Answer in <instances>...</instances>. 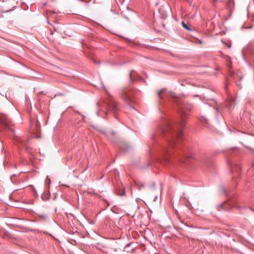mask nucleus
Returning a JSON list of instances; mask_svg holds the SVG:
<instances>
[{
	"instance_id": "obj_1",
	"label": "nucleus",
	"mask_w": 254,
	"mask_h": 254,
	"mask_svg": "<svg viewBox=\"0 0 254 254\" xmlns=\"http://www.w3.org/2000/svg\"><path fill=\"white\" fill-rule=\"evenodd\" d=\"M180 109V120L176 122L166 121L164 127L160 128L162 133L168 135V142L169 147L164 149L162 152V160L165 163L169 162V157L173 156V150L177 141L183 138V128L184 127L188 117V111L193 108V106L184 102H177Z\"/></svg>"
},
{
	"instance_id": "obj_2",
	"label": "nucleus",
	"mask_w": 254,
	"mask_h": 254,
	"mask_svg": "<svg viewBox=\"0 0 254 254\" xmlns=\"http://www.w3.org/2000/svg\"><path fill=\"white\" fill-rule=\"evenodd\" d=\"M40 128V126L38 123L34 122V123H33L31 122L29 131L31 134H33V137L36 138L39 137V136L36 135V134L38 132Z\"/></svg>"
},
{
	"instance_id": "obj_3",
	"label": "nucleus",
	"mask_w": 254,
	"mask_h": 254,
	"mask_svg": "<svg viewBox=\"0 0 254 254\" xmlns=\"http://www.w3.org/2000/svg\"><path fill=\"white\" fill-rule=\"evenodd\" d=\"M101 132L111 141H113L114 137L116 135V132L114 131L107 132L106 131L101 130Z\"/></svg>"
},
{
	"instance_id": "obj_4",
	"label": "nucleus",
	"mask_w": 254,
	"mask_h": 254,
	"mask_svg": "<svg viewBox=\"0 0 254 254\" xmlns=\"http://www.w3.org/2000/svg\"><path fill=\"white\" fill-rule=\"evenodd\" d=\"M138 78L137 75L135 71L131 70L129 73V83H133V82L137 80Z\"/></svg>"
},
{
	"instance_id": "obj_5",
	"label": "nucleus",
	"mask_w": 254,
	"mask_h": 254,
	"mask_svg": "<svg viewBox=\"0 0 254 254\" xmlns=\"http://www.w3.org/2000/svg\"><path fill=\"white\" fill-rule=\"evenodd\" d=\"M8 118L6 115L0 114V122L3 124H6L7 122Z\"/></svg>"
},
{
	"instance_id": "obj_6",
	"label": "nucleus",
	"mask_w": 254,
	"mask_h": 254,
	"mask_svg": "<svg viewBox=\"0 0 254 254\" xmlns=\"http://www.w3.org/2000/svg\"><path fill=\"white\" fill-rule=\"evenodd\" d=\"M121 96L124 99L126 100L127 98V89L126 88H124L121 91Z\"/></svg>"
},
{
	"instance_id": "obj_7",
	"label": "nucleus",
	"mask_w": 254,
	"mask_h": 254,
	"mask_svg": "<svg viewBox=\"0 0 254 254\" xmlns=\"http://www.w3.org/2000/svg\"><path fill=\"white\" fill-rule=\"evenodd\" d=\"M166 94L164 89H161L157 92V96L158 98L162 99L163 98V95Z\"/></svg>"
},
{
	"instance_id": "obj_8",
	"label": "nucleus",
	"mask_w": 254,
	"mask_h": 254,
	"mask_svg": "<svg viewBox=\"0 0 254 254\" xmlns=\"http://www.w3.org/2000/svg\"><path fill=\"white\" fill-rule=\"evenodd\" d=\"M223 58L228 62L229 63V64H228V66L230 68L231 66V59H230V57L228 56H226V55H223Z\"/></svg>"
},
{
	"instance_id": "obj_9",
	"label": "nucleus",
	"mask_w": 254,
	"mask_h": 254,
	"mask_svg": "<svg viewBox=\"0 0 254 254\" xmlns=\"http://www.w3.org/2000/svg\"><path fill=\"white\" fill-rule=\"evenodd\" d=\"M109 107L110 108H112L113 110H115L116 111L118 107H117V104H116V103H115V102H112L110 105H109Z\"/></svg>"
},
{
	"instance_id": "obj_10",
	"label": "nucleus",
	"mask_w": 254,
	"mask_h": 254,
	"mask_svg": "<svg viewBox=\"0 0 254 254\" xmlns=\"http://www.w3.org/2000/svg\"><path fill=\"white\" fill-rule=\"evenodd\" d=\"M38 216L42 220H45L48 217V215L45 214H38Z\"/></svg>"
},
{
	"instance_id": "obj_11",
	"label": "nucleus",
	"mask_w": 254,
	"mask_h": 254,
	"mask_svg": "<svg viewBox=\"0 0 254 254\" xmlns=\"http://www.w3.org/2000/svg\"><path fill=\"white\" fill-rule=\"evenodd\" d=\"M182 25L183 27L188 31H191V29L189 27V26L184 21L182 22Z\"/></svg>"
},
{
	"instance_id": "obj_12",
	"label": "nucleus",
	"mask_w": 254,
	"mask_h": 254,
	"mask_svg": "<svg viewBox=\"0 0 254 254\" xmlns=\"http://www.w3.org/2000/svg\"><path fill=\"white\" fill-rule=\"evenodd\" d=\"M199 120L200 121V122L204 124H207V119L204 117H201L199 119Z\"/></svg>"
},
{
	"instance_id": "obj_13",
	"label": "nucleus",
	"mask_w": 254,
	"mask_h": 254,
	"mask_svg": "<svg viewBox=\"0 0 254 254\" xmlns=\"http://www.w3.org/2000/svg\"><path fill=\"white\" fill-rule=\"evenodd\" d=\"M128 11H129V14H130V15H133L134 14L135 16H137V15L135 13H134L133 12V11H132L131 10H130V9H129L128 8Z\"/></svg>"
},
{
	"instance_id": "obj_14",
	"label": "nucleus",
	"mask_w": 254,
	"mask_h": 254,
	"mask_svg": "<svg viewBox=\"0 0 254 254\" xmlns=\"http://www.w3.org/2000/svg\"><path fill=\"white\" fill-rule=\"evenodd\" d=\"M184 157L189 158L192 157V156L191 155H185Z\"/></svg>"
},
{
	"instance_id": "obj_15",
	"label": "nucleus",
	"mask_w": 254,
	"mask_h": 254,
	"mask_svg": "<svg viewBox=\"0 0 254 254\" xmlns=\"http://www.w3.org/2000/svg\"><path fill=\"white\" fill-rule=\"evenodd\" d=\"M228 0V2L230 3V4H231L232 3L234 2V0Z\"/></svg>"
},
{
	"instance_id": "obj_16",
	"label": "nucleus",
	"mask_w": 254,
	"mask_h": 254,
	"mask_svg": "<svg viewBox=\"0 0 254 254\" xmlns=\"http://www.w3.org/2000/svg\"><path fill=\"white\" fill-rule=\"evenodd\" d=\"M133 244L131 243H130L129 244H127V246H128V248H129L131 245H132Z\"/></svg>"
},
{
	"instance_id": "obj_17",
	"label": "nucleus",
	"mask_w": 254,
	"mask_h": 254,
	"mask_svg": "<svg viewBox=\"0 0 254 254\" xmlns=\"http://www.w3.org/2000/svg\"><path fill=\"white\" fill-rule=\"evenodd\" d=\"M129 107L130 108H131L132 109H133V106L132 105H129Z\"/></svg>"
},
{
	"instance_id": "obj_18",
	"label": "nucleus",
	"mask_w": 254,
	"mask_h": 254,
	"mask_svg": "<svg viewBox=\"0 0 254 254\" xmlns=\"http://www.w3.org/2000/svg\"><path fill=\"white\" fill-rule=\"evenodd\" d=\"M125 193V189H124L122 195L124 194Z\"/></svg>"
},
{
	"instance_id": "obj_19",
	"label": "nucleus",
	"mask_w": 254,
	"mask_h": 254,
	"mask_svg": "<svg viewBox=\"0 0 254 254\" xmlns=\"http://www.w3.org/2000/svg\"><path fill=\"white\" fill-rule=\"evenodd\" d=\"M227 47L228 48H230L231 47V45H227Z\"/></svg>"
},
{
	"instance_id": "obj_20",
	"label": "nucleus",
	"mask_w": 254,
	"mask_h": 254,
	"mask_svg": "<svg viewBox=\"0 0 254 254\" xmlns=\"http://www.w3.org/2000/svg\"><path fill=\"white\" fill-rule=\"evenodd\" d=\"M5 238H6V237H7V234H6V233H5Z\"/></svg>"
},
{
	"instance_id": "obj_21",
	"label": "nucleus",
	"mask_w": 254,
	"mask_h": 254,
	"mask_svg": "<svg viewBox=\"0 0 254 254\" xmlns=\"http://www.w3.org/2000/svg\"><path fill=\"white\" fill-rule=\"evenodd\" d=\"M217 0H213V1L214 2H215V1H216Z\"/></svg>"
},
{
	"instance_id": "obj_22",
	"label": "nucleus",
	"mask_w": 254,
	"mask_h": 254,
	"mask_svg": "<svg viewBox=\"0 0 254 254\" xmlns=\"http://www.w3.org/2000/svg\"><path fill=\"white\" fill-rule=\"evenodd\" d=\"M154 135H153L151 137V138H153L154 137Z\"/></svg>"
},
{
	"instance_id": "obj_23",
	"label": "nucleus",
	"mask_w": 254,
	"mask_h": 254,
	"mask_svg": "<svg viewBox=\"0 0 254 254\" xmlns=\"http://www.w3.org/2000/svg\"><path fill=\"white\" fill-rule=\"evenodd\" d=\"M127 41L128 42L129 41V40L128 39L127 40ZM129 45V43H128V46Z\"/></svg>"
},
{
	"instance_id": "obj_24",
	"label": "nucleus",
	"mask_w": 254,
	"mask_h": 254,
	"mask_svg": "<svg viewBox=\"0 0 254 254\" xmlns=\"http://www.w3.org/2000/svg\"><path fill=\"white\" fill-rule=\"evenodd\" d=\"M222 205H219V207H222Z\"/></svg>"
}]
</instances>
